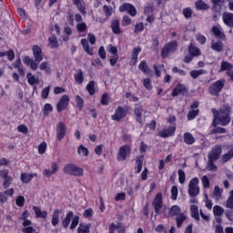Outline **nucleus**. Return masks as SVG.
Here are the masks:
<instances>
[{
  "mask_svg": "<svg viewBox=\"0 0 233 233\" xmlns=\"http://www.w3.org/2000/svg\"><path fill=\"white\" fill-rule=\"evenodd\" d=\"M78 225H79V216H75L69 227L70 230H74V228H76V227H77Z\"/></svg>",
  "mask_w": 233,
  "mask_h": 233,
  "instance_id": "obj_62",
  "label": "nucleus"
},
{
  "mask_svg": "<svg viewBox=\"0 0 233 233\" xmlns=\"http://www.w3.org/2000/svg\"><path fill=\"white\" fill-rule=\"evenodd\" d=\"M109 227H112L113 233L116 232V230H117L118 233H127V229L125 228V227L121 225V223H118L117 225H116V223L112 222L109 225Z\"/></svg>",
  "mask_w": 233,
  "mask_h": 233,
  "instance_id": "obj_39",
  "label": "nucleus"
},
{
  "mask_svg": "<svg viewBox=\"0 0 233 233\" xmlns=\"http://www.w3.org/2000/svg\"><path fill=\"white\" fill-rule=\"evenodd\" d=\"M134 114L137 123L143 125V106L141 104H135Z\"/></svg>",
  "mask_w": 233,
  "mask_h": 233,
  "instance_id": "obj_16",
  "label": "nucleus"
},
{
  "mask_svg": "<svg viewBox=\"0 0 233 233\" xmlns=\"http://www.w3.org/2000/svg\"><path fill=\"white\" fill-rule=\"evenodd\" d=\"M110 28H111L113 34H116V35H118L119 34H121V32H123L121 30L119 19H117V18L111 20Z\"/></svg>",
  "mask_w": 233,
  "mask_h": 233,
  "instance_id": "obj_21",
  "label": "nucleus"
},
{
  "mask_svg": "<svg viewBox=\"0 0 233 233\" xmlns=\"http://www.w3.org/2000/svg\"><path fill=\"white\" fill-rule=\"evenodd\" d=\"M32 52L35 60L29 56H25L23 57V63L26 66H30L31 70L35 71L39 67V63H41V61H43L44 59L43 48H41V46H39L38 45H34L32 46Z\"/></svg>",
  "mask_w": 233,
  "mask_h": 233,
  "instance_id": "obj_2",
  "label": "nucleus"
},
{
  "mask_svg": "<svg viewBox=\"0 0 233 233\" xmlns=\"http://www.w3.org/2000/svg\"><path fill=\"white\" fill-rule=\"evenodd\" d=\"M69 103L70 97H68V95L62 96L60 100L56 104V112L60 113L63 112V110H66V108H68Z\"/></svg>",
  "mask_w": 233,
  "mask_h": 233,
  "instance_id": "obj_13",
  "label": "nucleus"
},
{
  "mask_svg": "<svg viewBox=\"0 0 233 233\" xmlns=\"http://www.w3.org/2000/svg\"><path fill=\"white\" fill-rule=\"evenodd\" d=\"M25 197L20 195L15 198V205L20 208L25 207Z\"/></svg>",
  "mask_w": 233,
  "mask_h": 233,
  "instance_id": "obj_59",
  "label": "nucleus"
},
{
  "mask_svg": "<svg viewBox=\"0 0 233 233\" xmlns=\"http://www.w3.org/2000/svg\"><path fill=\"white\" fill-rule=\"evenodd\" d=\"M66 136V125L65 122H58L56 125V138L58 141H63Z\"/></svg>",
  "mask_w": 233,
  "mask_h": 233,
  "instance_id": "obj_15",
  "label": "nucleus"
},
{
  "mask_svg": "<svg viewBox=\"0 0 233 233\" xmlns=\"http://www.w3.org/2000/svg\"><path fill=\"white\" fill-rule=\"evenodd\" d=\"M10 171L8 169L0 170V177L4 179L3 188H8L12 185L13 178L9 176Z\"/></svg>",
  "mask_w": 233,
  "mask_h": 233,
  "instance_id": "obj_14",
  "label": "nucleus"
},
{
  "mask_svg": "<svg viewBox=\"0 0 233 233\" xmlns=\"http://www.w3.org/2000/svg\"><path fill=\"white\" fill-rule=\"evenodd\" d=\"M33 210L35 214V218H42V219H46L48 217V212L46 210H41V208L33 206Z\"/></svg>",
  "mask_w": 233,
  "mask_h": 233,
  "instance_id": "obj_24",
  "label": "nucleus"
},
{
  "mask_svg": "<svg viewBox=\"0 0 233 233\" xmlns=\"http://www.w3.org/2000/svg\"><path fill=\"white\" fill-rule=\"evenodd\" d=\"M74 77L77 85H83L85 82V75H83V70L81 69L77 70V73L75 74Z\"/></svg>",
  "mask_w": 233,
  "mask_h": 233,
  "instance_id": "obj_33",
  "label": "nucleus"
},
{
  "mask_svg": "<svg viewBox=\"0 0 233 233\" xmlns=\"http://www.w3.org/2000/svg\"><path fill=\"white\" fill-rule=\"evenodd\" d=\"M215 161L216 160L208 159V170H209V172H218V166H216V164H214Z\"/></svg>",
  "mask_w": 233,
  "mask_h": 233,
  "instance_id": "obj_56",
  "label": "nucleus"
},
{
  "mask_svg": "<svg viewBox=\"0 0 233 233\" xmlns=\"http://www.w3.org/2000/svg\"><path fill=\"white\" fill-rule=\"evenodd\" d=\"M196 10H208L210 5L205 3L203 0H198L195 2Z\"/></svg>",
  "mask_w": 233,
  "mask_h": 233,
  "instance_id": "obj_34",
  "label": "nucleus"
},
{
  "mask_svg": "<svg viewBox=\"0 0 233 233\" xmlns=\"http://www.w3.org/2000/svg\"><path fill=\"white\" fill-rule=\"evenodd\" d=\"M203 74H205V71L203 69L192 70L190 72V76H191L192 79H198V76H203Z\"/></svg>",
  "mask_w": 233,
  "mask_h": 233,
  "instance_id": "obj_58",
  "label": "nucleus"
},
{
  "mask_svg": "<svg viewBox=\"0 0 233 233\" xmlns=\"http://www.w3.org/2000/svg\"><path fill=\"white\" fill-rule=\"evenodd\" d=\"M144 30H145V25L143 24V22H139L136 24L135 29H134V32L136 34H139V32H143Z\"/></svg>",
  "mask_w": 233,
  "mask_h": 233,
  "instance_id": "obj_61",
  "label": "nucleus"
},
{
  "mask_svg": "<svg viewBox=\"0 0 233 233\" xmlns=\"http://www.w3.org/2000/svg\"><path fill=\"white\" fill-rule=\"evenodd\" d=\"M223 23L226 24L227 26H230L233 28V14L232 13H223L222 15Z\"/></svg>",
  "mask_w": 233,
  "mask_h": 233,
  "instance_id": "obj_25",
  "label": "nucleus"
},
{
  "mask_svg": "<svg viewBox=\"0 0 233 233\" xmlns=\"http://www.w3.org/2000/svg\"><path fill=\"white\" fill-rule=\"evenodd\" d=\"M42 112H43V116H50V113L54 112V107L52 106V104L46 103V105H44V108Z\"/></svg>",
  "mask_w": 233,
  "mask_h": 233,
  "instance_id": "obj_44",
  "label": "nucleus"
},
{
  "mask_svg": "<svg viewBox=\"0 0 233 233\" xmlns=\"http://www.w3.org/2000/svg\"><path fill=\"white\" fill-rule=\"evenodd\" d=\"M211 48L215 52H222L223 51V42L221 40H218L211 44Z\"/></svg>",
  "mask_w": 233,
  "mask_h": 233,
  "instance_id": "obj_42",
  "label": "nucleus"
},
{
  "mask_svg": "<svg viewBox=\"0 0 233 233\" xmlns=\"http://www.w3.org/2000/svg\"><path fill=\"white\" fill-rule=\"evenodd\" d=\"M119 12H127L131 17H136L137 15V9L132 4L124 3L119 6Z\"/></svg>",
  "mask_w": 233,
  "mask_h": 233,
  "instance_id": "obj_12",
  "label": "nucleus"
},
{
  "mask_svg": "<svg viewBox=\"0 0 233 233\" xmlns=\"http://www.w3.org/2000/svg\"><path fill=\"white\" fill-rule=\"evenodd\" d=\"M183 139L186 145H194V143H196V138L190 132L184 133Z\"/></svg>",
  "mask_w": 233,
  "mask_h": 233,
  "instance_id": "obj_31",
  "label": "nucleus"
},
{
  "mask_svg": "<svg viewBox=\"0 0 233 233\" xmlns=\"http://www.w3.org/2000/svg\"><path fill=\"white\" fill-rule=\"evenodd\" d=\"M98 56L103 60L106 59V51L105 50V46H102L98 48Z\"/></svg>",
  "mask_w": 233,
  "mask_h": 233,
  "instance_id": "obj_64",
  "label": "nucleus"
},
{
  "mask_svg": "<svg viewBox=\"0 0 233 233\" xmlns=\"http://www.w3.org/2000/svg\"><path fill=\"white\" fill-rule=\"evenodd\" d=\"M72 218H74V211H68L65 218L62 220L63 228H66L70 226V223H72Z\"/></svg>",
  "mask_w": 233,
  "mask_h": 233,
  "instance_id": "obj_28",
  "label": "nucleus"
},
{
  "mask_svg": "<svg viewBox=\"0 0 233 233\" xmlns=\"http://www.w3.org/2000/svg\"><path fill=\"white\" fill-rule=\"evenodd\" d=\"M181 94L182 96H185L187 94V87L183 84H177V86L173 89L171 96L173 97H177Z\"/></svg>",
  "mask_w": 233,
  "mask_h": 233,
  "instance_id": "obj_20",
  "label": "nucleus"
},
{
  "mask_svg": "<svg viewBox=\"0 0 233 233\" xmlns=\"http://www.w3.org/2000/svg\"><path fill=\"white\" fill-rule=\"evenodd\" d=\"M75 101H76L77 108L79 110H83V106H85V100L83 99V97H81V96L77 95L75 97Z\"/></svg>",
  "mask_w": 233,
  "mask_h": 233,
  "instance_id": "obj_48",
  "label": "nucleus"
},
{
  "mask_svg": "<svg viewBox=\"0 0 233 233\" xmlns=\"http://www.w3.org/2000/svg\"><path fill=\"white\" fill-rule=\"evenodd\" d=\"M213 112V122L212 127H218V125H221V127H227L232 121L230 117L232 114V107L229 106H224L219 110L212 109Z\"/></svg>",
  "mask_w": 233,
  "mask_h": 233,
  "instance_id": "obj_1",
  "label": "nucleus"
},
{
  "mask_svg": "<svg viewBox=\"0 0 233 233\" xmlns=\"http://www.w3.org/2000/svg\"><path fill=\"white\" fill-rule=\"evenodd\" d=\"M187 51L193 57H199V56H201V50L193 43L189 44Z\"/></svg>",
  "mask_w": 233,
  "mask_h": 233,
  "instance_id": "obj_23",
  "label": "nucleus"
},
{
  "mask_svg": "<svg viewBox=\"0 0 233 233\" xmlns=\"http://www.w3.org/2000/svg\"><path fill=\"white\" fill-rule=\"evenodd\" d=\"M40 70H44L46 74H52V69L48 66V62H42L39 66Z\"/></svg>",
  "mask_w": 233,
  "mask_h": 233,
  "instance_id": "obj_52",
  "label": "nucleus"
},
{
  "mask_svg": "<svg viewBox=\"0 0 233 233\" xmlns=\"http://www.w3.org/2000/svg\"><path fill=\"white\" fill-rule=\"evenodd\" d=\"M190 212L191 218H193V219H196V221H199V208H198V206L196 205H192L190 207Z\"/></svg>",
  "mask_w": 233,
  "mask_h": 233,
  "instance_id": "obj_35",
  "label": "nucleus"
},
{
  "mask_svg": "<svg viewBox=\"0 0 233 233\" xmlns=\"http://www.w3.org/2000/svg\"><path fill=\"white\" fill-rule=\"evenodd\" d=\"M127 116H128V107L118 106L115 110V114L111 116V119L112 121L120 123L122 119L127 117Z\"/></svg>",
  "mask_w": 233,
  "mask_h": 233,
  "instance_id": "obj_9",
  "label": "nucleus"
},
{
  "mask_svg": "<svg viewBox=\"0 0 233 233\" xmlns=\"http://www.w3.org/2000/svg\"><path fill=\"white\" fill-rule=\"evenodd\" d=\"M176 126L169 127L167 129L159 131L158 136L164 139H167V137H172L173 136H176Z\"/></svg>",
  "mask_w": 233,
  "mask_h": 233,
  "instance_id": "obj_17",
  "label": "nucleus"
},
{
  "mask_svg": "<svg viewBox=\"0 0 233 233\" xmlns=\"http://www.w3.org/2000/svg\"><path fill=\"white\" fill-rule=\"evenodd\" d=\"M26 78L28 85H30L31 86H34V85H39V78H35V76L32 75V73H28L26 75Z\"/></svg>",
  "mask_w": 233,
  "mask_h": 233,
  "instance_id": "obj_38",
  "label": "nucleus"
},
{
  "mask_svg": "<svg viewBox=\"0 0 233 233\" xmlns=\"http://www.w3.org/2000/svg\"><path fill=\"white\" fill-rule=\"evenodd\" d=\"M138 69L146 76H148V74H152V69L148 66V64H147V60H142L140 62V64L138 65Z\"/></svg>",
  "mask_w": 233,
  "mask_h": 233,
  "instance_id": "obj_27",
  "label": "nucleus"
},
{
  "mask_svg": "<svg viewBox=\"0 0 233 233\" xmlns=\"http://www.w3.org/2000/svg\"><path fill=\"white\" fill-rule=\"evenodd\" d=\"M182 14L185 19H190L192 17V7H186L183 9Z\"/></svg>",
  "mask_w": 233,
  "mask_h": 233,
  "instance_id": "obj_55",
  "label": "nucleus"
},
{
  "mask_svg": "<svg viewBox=\"0 0 233 233\" xmlns=\"http://www.w3.org/2000/svg\"><path fill=\"white\" fill-rule=\"evenodd\" d=\"M100 103H101V105H103V106H108V105L110 103V96H108L107 93H105L102 95Z\"/></svg>",
  "mask_w": 233,
  "mask_h": 233,
  "instance_id": "obj_50",
  "label": "nucleus"
},
{
  "mask_svg": "<svg viewBox=\"0 0 233 233\" xmlns=\"http://www.w3.org/2000/svg\"><path fill=\"white\" fill-rule=\"evenodd\" d=\"M90 227H92V224L80 223L77 233H90Z\"/></svg>",
  "mask_w": 233,
  "mask_h": 233,
  "instance_id": "obj_37",
  "label": "nucleus"
},
{
  "mask_svg": "<svg viewBox=\"0 0 233 233\" xmlns=\"http://www.w3.org/2000/svg\"><path fill=\"white\" fill-rule=\"evenodd\" d=\"M226 207L233 209V189L229 192V197L226 202Z\"/></svg>",
  "mask_w": 233,
  "mask_h": 233,
  "instance_id": "obj_60",
  "label": "nucleus"
},
{
  "mask_svg": "<svg viewBox=\"0 0 233 233\" xmlns=\"http://www.w3.org/2000/svg\"><path fill=\"white\" fill-rule=\"evenodd\" d=\"M48 42L51 48H59V43L57 42V37L56 35L49 37Z\"/></svg>",
  "mask_w": 233,
  "mask_h": 233,
  "instance_id": "obj_49",
  "label": "nucleus"
},
{
  "mask_svg": "<svg viewBox=\"0 0 233 233\" xmlns=\"http://www.w3.org/2000/svg\"><path fill=\"white\" fill-rule=\"evenodd\" d=\"M233 157V149H230L228 153L224 154L221 157V160L223 163H228V161H230Z\"/></svg>",
  "mask_w": 233,
  "mask_h": 233,
  "instance_id": "obj_51",
  "label": "nucleus"
},
{
  "mask_svg": "<svg viewBox=\"0 0 233 233\" xmlns=\"http://www.w3.org/2000/svg\"><path fill=\"white\" fill-rule=\"evenodd\" d=\"M177 194H179L177 186L171 187V199L172 201H177Z\"/></svg>",
  "mask_w": 233,
  "mask_h": 233,
  "instance_id": "obj_57",
  "label": "nucleus"
},
{
  "mask_svg": "<svg viewBox=\"0 0 233 233\" xmlns=\"http://www.w3.org/2000/svg\"><path fill=\"white\" fill-rule=\"evenodd\" d=\"M181 214V208L177 205H173L168 209V215L167 218H175V216H179Z\"/></svg>",
  "mask_w": 233,
  "mask_h": 233,
  "instance_id": "obj_26",
  "label": "nucleus"
},
{
  "mask_svg": "<svg viewBox=\"0 0 233 233\" xmlns=\"http://www.w3.org/2000/svg\"><path fill=\"white\" fill-rule=\"evenodd\" d=\"M51 169H45L43 171V176H45V177H52V176H54V174H56V172H59V165L56 162H53L51 164Z\"/></svg>",
  "mask_w": 233,
  "mask_h": 233,
  "instance_id": "obj_18",
  "label": "nucleus"
},
{
  "mask_svg": "<svg viewBox=\"0 0 233 233\" xmlns=\"http://www.w3.org/2000/svg\"><path fill=\"white\" fill-rule=\"evenodd\" d=\"M34 177H37V173H22L20 175V181L25 185H28V183H30Z\"/></svg>",
  "mask_w": 233,
  "mask_h": 233,
  "instance_id": "obj_22",
  "label": "nucleus"
},
{
  "mask_svg": "<svg viewBox=\"0 0 233 233\" xmlns=\"http://www.w3.org/2000/svg\"><path fill=\"white\" fill-rule=\"evenodd\" d=\"M131 152L132 147L129 145L120 147L116 155L117 161H127V157L130 156Z\"/></svg>",
  "mask_w": 233,
  "mask_h": 233,
  "instance_id": "obj_10",
  "label": "nucleus"
},
{
  "mask_svg": "<svg viewBox=\"0 0 233 233\" xmlns=\"http://www.w3.org/2000/svg\"><path fill=\"white\" fill-rule=\"evenodd\" d=\"M225 213V209L221 206H214L213 214L214 216H221Z\"/></svg>",
  "mask_w": 233,
  "mask_h": 233,
  "instance_id": "obj_54",
  "label": "nucleus"
},
{
  "mask_svg": "<svg viewBox=\"0 0 233 233\" xmlns=\"http://www.w3.org/2000/svg\"><path fill=\"white\" fill-rule=\"evenodd\" d=\"M221 154H223V147L220 145H216L208 152V158L212 161H218L221 157Z\"/></svg>",
  "mask_w": 233,
  "mask_h": 233,
  "instance_id": "obj_11",
  "label": "nucleus"
},
{
  "mask_svg": "<svg viewBox=\"0 0 233 233\" xmlns=\"http://www.w3.org/2000/svg\"><path fill=\"white\" fill-rule=\"evenodd\" d=\"M199 116V109H191L187 115V121H194Z\"/></svg>",
  "mask_w": 233,
  "mask_h": 233,
  "instance_id": "obj_41",
  "label": "nucleus"
},
{
  "mask_svg": "<svg viewBox=\"0 0 233 233\" xmlns=\"http://www.w3.org/2000/svg\"><path fill=\"white\" fill-rule=\"evenodd\" d=\"M77 154L79 156H83L84 157H88L89 151L88 148H86L85 146L80 145L77 148Z\"/></svg>",
  "mask_w": 233,
  "mask_h": 233,
  "instance_id": "obj_46",
  "label": "nucleus"
},
{
  "mask_svg": "<svg viewBox=\"0 0 233 233\" xmlns=\"http://www.w3.org/2000/svg\"><path fill=\"white\" fill-rule=\"evenodd\" d=\"M88 30V26L86 25V23L81 22L76 25V31L79 32V34H83Z\"/></svg>",
  "mask_w": 233,
  "mask_h": 233,
  "instance_id": "obj_47",
  "label": "nucleus"
},
{
  "mask_svg": "<svg viewBox=\"0 0 233 233\" xmlns=\"http://www.w3.org/2000/svg\"><path fill=\"white\" fill-rule=\"evenodd\" d=\"M152 207L157 214V216H161V214H165V210H167V206H163V193H157L153 201Z\"/></svg>",
  "mask_w": 233,
  "mask_h": 233,
  "instance_id": "obj_5",
  "label": "nucleus"
},
{
  "mask_svg": "<svg viewBox=\"0 0 233 233\" xmlns=\"http://www.w3.org/2000/svg\"><path fill=\"white\" fill-rule=\"evenodd\" d=\"M177 46L178 44L176 40L167 43L161 50V57L167 59L168 54H175L176 50H177Z\"/></svg>",
  "mask_w": 233,
  "mask_h": 233,
  "instance_id": "obj_6",
  "label": "nucleus"
},
{
  "mask_svg": "<svg viewBox=\"0 0 233 233\" xmlns=\"http://www.w3.org/2000/svg\"><path fill=\"white\" fill-rule=\"evenodd\" d=\"M30 217V212L28 210L23 211L21 217L19 218L20 221L22 222V228L21 232L23 233H34L35 232V228L32 227V220L28 219Z\"/></svg>",
  "mask_w": 233,
  "mask_h": 233,
  "instance_id": "obj_3",
  "label": "nucleus"
},
{
  "mask_svg": "<svg viewBox=\"0 0 233 233\" xmlns=\"http://www.w3.org/2000/svg\"><path fill=\"white\" fill-rule=\"evenodd\" d=\"M232 68H233L232 64L227 61H222L220 65V72H225L226 70H228V72H231L230 70H232Z\"/></svg>",
  "mask_w": 233,
  "mask_h": 233,
  "instance_id": "obj_45",
  "label": "nucleus"
},
{
  "mask_svg": "<svg viewBox=\"0 0 233 233\" xmlns=\"http://www.w3.org/2000/svg\"><path fill=\"white\" fill-rule=\"evenodd\" d=\"M177 174L180 185H184L185 181H187V175L185 174V171L183 169H178Z\"/></svg>",
  "mask_w": 233,
  "mask_h": 233,
  "instance_id": "obj_53",
  "label": "nucleus"
},
{
  "mask_svg": "<svg viewBox=\"0 0 233 233\" xmlns=\"http://www.w3.org/2000/svg\"><path fill=\"white\" fill-rule=\"evenodd\" d=\"M212 33L214 34V36L218 37V39H223L225 37V34L216 25L212 27Z\"/></svg>",
  "mask_w": 233,
  "mask_h": 233,
  "instance_id": "obj_43",
  "label": "nucleus"
},
{
  "mask_svg": "<svg viewBox=\"0 0 233 233\" xmlns=\"http://www.w3.org/2000/svg\"><path fill=\"white\" fill-rule=\"evenodd\" d=\"M145 159L144 156H138L136 158V167H135V174H139L143 170V160Z\"/></svg>",
  "mask_w": 233,
  "mask_h": 233,
  "instance_id": "obj_29",
  "label": "nucleus"
},
{
  "mask_svg": "<svg viewBox=\"0 0 233 233\" xmlns=\"http://www.w3.org/2000/svg\"><path fill=\"white\" fill-rule=\"evenodd\" d=\"M81 45L86 54L88 56H94V49L90 48V44H88V40H86V38L81 39Z\"/></svg>",
  "mask_w": 233,
  "mask_h": 233,
  "instance_id": "obj_30",
  "label": "nucleus"
},
{
  "mask_svg": "<svg viewBox=\"0 0 233 233\" xmlns=\"http://www.w3.org/2000/svg\"><path fill=\"white\" fill-rule=\"evenodd\" d=\"M143 85H144L145 88H147V90H152V88H153L152 80L150 78H145L143 80Z\"/></svg>",
  "mask_w": 233,
  "mask_h": 233,
  "instance_id": "obj_63",
  "label": "nucleus"
},
{
  "mask_svg": "<svg viewBox=\"0 0 233 233\" xmlns=\"http://www.w3.org/2000/svg\"><path fill=\"white\" fill-rule=\"evenodd\" d=\"M186 219H187V216L184 215V213H180L179 215L177 216L176 223H177V228H181V227H183V223H185Z\"/></svg>",
  "mask_w": 233,
  "mask_h": 233,
  "instance_id": "obj_40",
  "label": "nucleus"
},
{
  "mask_svg": "<svg viewBox=\"0 0 233 233\" xmlns=\"http://www.w3.org/2000/svg\"><path fill=\"white\" fill-rule=\"evenodd\" d=\"M63 172L64 174L75 176L76 177H83L85 176V170L72 163L66 164L63 168Z\"/></svg>",
  "mask_w": 233,
  "mask_h": 233,
  "instance_id": "obj_4",
  "label": "nucleus"
},
{
  "mask_svg": "<svg viewBox=\"0 0 233 233\" xmlns=\"http://www.w3.org/2000/svg\"><path fill=\"white\" fill-rule=\"evenodd\" d=\"M212 3V12L213 14L221 15V8L225 3V0H211Z\"/></svg>",
  "mask_w": 233,
  "mask_h": 233,
  "instance_id": "obj_19",
  "label": "nucleus"
},
{
  "mask_svg": "<svg viewBox=\"0 0 233 233\" xmlns=\"http://www.w3.org/2000/svg\"><path fill=\"white\" fill-rule=\"evenodd\" d=\"M59 209H55L52 215L51 224L53 227H57L59 225Z\"/></svg>",
  "mask_w": 233,
  "mask_h": 233,
  "instance_id": "obj_36",
  "label": "nucleus"
},
{
  "mask_svg": "<svg viewBox=\"0 0 233 233\" xmlns=\"http://www.w3.org/2000/svg\"><path fill=\"white\" fill-rule=\"evenodd\" d=\"M96 86H97V85L96 84V81L91 80L88 82V84L86 86V89L88 92L89 96L96 95V92H97V90L96 89Z\"/></svg>",
  "mask_w": 233,
  "mask_h": 233,
  "instance_id": "obj_32",
  "label": "nucleus"
},
{
  "mask_svg": "<svg viewBox=\"0 0 233 233\" xmlns=\"http://www.w3.org/2000/svg\"><path fill=\"white\" fill-rule=\"evenodd\" d=\"M223 88H225V80H218L209 86L208 93L210 94V96H215L216 97H218Z\"/></svg>",
  "mask_w": 233,
  "mask_h": 233,
  "instance_id": "obj_8",
  "label": "nucleus"
},
{
  "mask_svg": "<svg viewBox=\"0 0 233 233\" xmlns=\"http://www.w3.org/2000/svg\"><path fill=\"white\" fill-rule=\"evenodd\" d=\"M199 178L195 177L189 181L187 194L190 198H196L197 196H199Z\"/></svg>",
  "mask_w": 233,
  "mask_h": 233,
  "instance_id": "obj_7",
  "label": "nucleus"
}]
</instances>
